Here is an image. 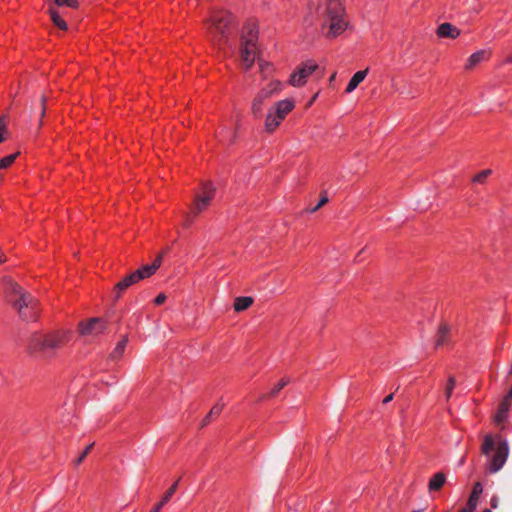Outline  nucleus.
Returning a JSON list of instances; mask_svg holds the SVG:
<instances>
[{
  "instance_id": "20e7f679",
  "label": "nucleus",
  "mask_w": 512,
  "mask_h": 512,
  "mask_svg": "<svg viewBox=\"0 0 512 512\" xmlns=\"http://www.w3.org/2000/svg\"><path fill=\"white\" fill-rule=\"evenodd\" d=\"M494 449L495 454L490 458L488 464V470L490 473H496L504 466L508 458L509 447L505 441H500L495 448L493 437L491 435H486L481 446L482 453L489 456Z\"/></svg>"
},
{
  "instance_id": "79ce46f5",
  "label": "nucleus",
  "mask_w": 512,
  "mask_h": 512,
  "mask_svg": "<svg viewBox=\"0 0 512 512\" xmlns=\"http://www.w3.org/2000/svg\"><path fill=\"white\" fill-rule=\"evenodd\" d=\"M27 313H33V312H36V318L38 317V309H37V306H35V308L32 310V309H25Z\"/></svg>"
},
{
  "instance_id": "ddd939ff",
  "label": "nucleus",
  "mask_w": 512,
  "mask_h": 512,
  "mask_svg": "<svg viewBox=\"0 0 512 512\" xmlns=\"http://www.w3.org/2000/svg\"><path fill=\"white\" fill-rule=\"evenodd\" d=\"M512 402V387L509 393L505 396V398L502 400V402L499 405L498 411L495 415V421L497 424L502 423L508 415L510 406Z\"/></svg>"
},
{
  "instance_id": "473e14b6",
  "label": "nucleus",
  "mask_w": 512,
  "mask_h": 512,
  "mask_svg": "<svg viewBox=\"0 0 512 512\" xmlns=\"http://www.w3.org/2000/svg\"><path fill=\"white\" fill-rule=\"evenodd\" d=\"M258 65H259L261 73L264 75V77H266L269 70L271 69V65L268 62H266L260 58H258Z\"/></svg>"
},
{
  "instance_id": "a878e982",
  "label": "nucleus",
  "mask_w": 512,
  "mask_h": 512,
  "mask_svg": "<svg viewBox=\"0 0 512 512\" xmlns=\"http://www.w3.org/2000/svg\"><path fill=\"white\" fill-rule=\"evenodd\" d=\"M222 409L223 405H220L219 403L214 405L208 415L203 419L201 427L208 425L213 417H216L221 413Z\"/></svg>"
},
{
  "instance_id": "f257e3e1",
  "label": "nucleus",
  "mask_w": 512,
  "mask_h": 512,
  "mask_svg": "<svg viewBox=\"0 0 512 512\" xmlns=\"http://www.w3.org/2000/svg\"><path fill=\"white\" fill-rule=\"evenodd\" d=\"M67 337L66 331H55L49 334L36 332L27 340L26 349L35 358L48 359L66 343Z\"/></svg>"
},
{
  "instance_id": "9d476101",
  "label": "nucleus",
  "mask_w": 512,
  "mask_h": 512,
  "mask_svg": "<svg viewBox=\"0 0 512 512\" xmlns=\"http://www.w3.org/2000/svg\"><path fill=\"white\" fill-rule=\"evenodd\" d=\"M107 328V324L102 318H90L86 322L82 321L79 323V333L82 336H93L96 337L102 333Z\"/></svg>"
},
{
  "instance_id": "49530a36",
  "label": "nucleus",
  "mask_w": 512,
  "mask_h": 512,
  "mask_svg": "<svg viewBox=\"0 0 512 512\" xmlns=\"http://www.w3.org/2000/svg\"><path fill=\"white\" fill-rule=\"evenodd\" d=\"M460 512H469L467 508H463Z\"/></svg>"
},
{
  "instance_id": "72a5a7b5",
  "label": "nucleus",
  "mask_w": 512,
  "mask_h": 512,
  "mask_svg": "<svg viewBox=\"0 0 512 512\" xmlns=\"http://www.w3.org/2000/svg\"><path fill=\"white\" fill-rule=\"evenodd\" d=\"M45 102H46V97L43 95V96L40 98V101H39V107H40V121H39V127H40V126H42V124H43V122H42V118L44 117L45 112H46Z\"/></svg>"
},
{
  "instance_id": "4be33fe9",
  "label": "nucleus",
  "mask_w": 512,
  "mask_h": 512,
  "mask_svg": "<svg viewBox=\"0 0 512 512\" xmlns=\"http://www.w3.org/2000/svg\"><path fill=\"white\" fill-rule=\"evenodd\" d=\"M128 343V337L124 336L113 349V351L109 355V359L112 361H117L120 359L125 351L126 345Z\"/></svg>"
},
{
  "instance_id": "dca6fc26",
  "label": "nucleus",
  "mask_w": 512,
  "mask_h": 512,
  "mask_svg": "<svg viewBox=\"0 0 512 512\" xmlns=\"http://www.w3.org/2000/svg\"><path fill=\"white\" fill-rule=\"evenodd\" d=\"M482 491H483L482 484L480 482H476L474 484L472 493L468 499L467 506L465 507L468 509L469 512H473L476 509L478 499H479V496L482 493Z\"/></svg>"
},
{
  "instance_id": "412c9836",
  "label": "nucleus",
  "mask_w": 512,
  "mask_h": 512,
  "mask_svg": "<svg viewBox=\"0 0 512 512\" xmlns=\"http://www.w3.org/2000/svg\"><path fill=\"white\" fill-rule=\"evenodd\" d=\"M446 476L442 472H438L435 475L432 476V478L429 481L428 489L429 491H438L440 490L443 485L445 484Z\"/></svg>"
},
{
  "instance_id": "de8ad7c7",
  "label": "nucleus",
  "mask_w": 512,
  "mask_h": 512,
  "mask_svg": "<svg viewBox=\"0 0 512 512\" xmlns=\"http://www.w3.org/2000/svg\"><path fill=\"white\" fill-rule=\"evenodd\" d=\"M334 78H335V74H333V75L331 76L330 81L334 80Z\"/></svg>"
},
{
  "instance_id": "2f4dec72",
  "label": "nucleus",
  "mask_w": 512,
  "mask_h": 512,
  "mask_svg": "<svg viewBox=\"0 0 512 512\" xmlns=\"http://www.w3.org/2000/svg\"><path fill=\"white\" fill-rule=\"evenodd\" d=\"M328 201H329V199H328V197H327L326 192H323V193H322V195H321L320 200L318 201V204H317L315 207L311 208L309 211H310L311 213L316 212V211H317V210H319L322 206H324L326 203H328Z\"/></svg>"
},
{
  "instance_id": "7c9ffc66",
  "label": "nucleus",
  "mask_w": 512,
  "mask_h": 512,
  "mask_svg": "<svg viewBox=\"0 0 512 512\" xmlns=\"http://www.w3.org/2000/svg\"><path fill=\"white\" fill-rule=\"evenodd\" d=\"M289 382V378L281 379L280 382L271 390L270 396L274 397L275 395H277Z\"/></svg>"
},
{
  "instance_id": "2eb2a0df",
  "label": "nucleus",
  "mask_w": 512,
  "mask_h": 512,
  "mask_svg": "<svg viewBox=\"0 0 512 512\" xmlns=\"http://www.w3.org/2000/svg\"><path fill=\"white\" fill-rule=\"evenodd\" d=\"M436 33L441 38L456 39L460 35V30L450 23H442L437 28Z\"/></svg>"
},
{
  "instance_id": "423d86ee",
  "label": "nucleus",
  "mask_w": 512,
  "mask_h": 512,
  "mask_svg": "<svg viewBox=\"0 0 512 512\" xmlns=\"http://www.w3.org/2000/svg\"><path fill=\"white\" fill-rule=\"evenodd\" d=\"M13 307L18 310L19 316L25 321L36 320V312L27 313L25 309H34L38 301L29 293L24 292L15 299H10Z\"/></svg>"
},
{
  "instance_id": "f8f14e48",
  "label": "nucleus",
  "mask_w": 512,
  "mask_h": 512,
  "mask_svg": "<svg viewBox=\"0 0 512 512\" xmlns=\"http://www.w3.org/2000/svg\"><path fill=\"white\" fill-rule=\"evenodd\" d=\"M139 276L140 274H135L134 272H132L130 275H127L121 281L116 283L113 290L115 300H118L130 286L138 283L140 281Z\"/></svg>"
},
{
  "instance_id": "58836bf2",
  "label": "nucleus",
  "mask_w": 512,
  "mask_h": 512,
  "mask_svg": "<svg viewBox=\"0 0 512 512\" xmlns=\"http://www.w3.org/2000/svg\"><path fill=\"white\" fill-rule=\"evenodd\" d=\"M6 130V124L4 122V118L0 119V132L3 134V132Z\"/></svg>"
},
{
  "instance_id": "a19ab883",
  "label": "nucleus",
  "mask_w": 512,
  "mask_h": 512,
  "mask_svg": "<svg viewBox=\"0 0 512 512\" xmlns=\"http://www.w3.org/2000/svg\"><path fill=\"white\" fill-rule=\"evenodd\" d=\"M6 261V258L4 256V253L2 251V249L0 248V264L5 262Z\"/></svg>"
},
{
  "instance_id": "e433bc0d",
  "label": "nucleus",
  "mask_w": 512,
  "mask_h": 512,
  "mask_svg": "<svg viewBox=\"0 0 512 512\" xmlns=\"http://www.w3.org/2000/svg\"><path fill=\"white\" fill-rule=\"evenodd\" d=\"M166 298H167V297H166V295H165L164 293H160V294L155 298L154 303H155L156 305H161V304H163V303L165 302Z\"/></svg>"
},
{
  "instance_id": "1a4fd4ad",
  "label": "nucleus",
  "mask_w": 512,
  "mask_h": 512,
  "mask_svg": "<svg viewBox=\"0 0 512 512\" xmlns=\"http://www.w3.org/2000/svg\"><path fill=\"white\" fill-rule=\"evenodd\" d=\"M318 68V65L314 61H307L302 63L290 76L289 84L294 87L303 86L308 77L314 73Z\"/></svg>"
},
{
  "instance_id": "f03ea898",
  "label": "nucleus",
  "mask_w": 512,
  "mask_h": 512,
  "mask_svg": "<svg viewBox=\"0 0 512 512\" xmlns=\"http://www.w3.org/2000/svg\"><path fill=\"white\" fill-rule=\"evenodd\" d=\"M257 41V25L255 22L249 21L246 23L242 31L239 47L240 59L246 70H249L256 59L259 58Z\"/></svg>"
},
{
  "instance_id": "bb28decb",
  "label": "nucleus",
  "mask_w": 512,
  "mask_h": 512,
  "mask_svg": "<svg viewBox=\"0 0 512 512\" xmlns=\"http://www.w3.org/2000/svg\"><path fill=\"white\" fill-rule=\"evenodd\" d=\"M492 174V170L491 169H485V170H482L481 172H479L478 174H476L473 178H472V182L474 183H478V184H484L487 180V178Z\"/></svg>"
},
{
  "instance_id": "5701e85b",
  "label": "nucleus",
  "mask_w": 512,
  "mask_h": 512,
  "mask_svg": "<svg viewBox=\"0 0 512 512\" xmlns=\"http://www.w3.org/2000/svg\"><path fill=\"white\" fill-rule=\"evenodd\" d=\"M487 52L484 50L473 53L467 60L466 69H472L486 58Z\"/></svg>"
},
{
  "instance_id": "aec40b11",
  "label": "nucleus",
  "mask_w": 512,
  "mask_h": 512,
  "mask_svg": "<svg viewBox=\"0 0 512 512\" xmlns=\"http://www.w3.org/2000/svg\"><path fill=\"white\" fill-rule=\"evenodd\" d=\"M367 72L368 69L356 72L352 76L346 87V93H351L352 91H354L357 88V86L365 79Z\"/></svg>"
},
{
  "instance_id": "39448f33",
  "label": "nucleus",
  "mask_w": 512,
  "mask_h": 512,
  "mask_svg": "<svg viewBox=\"0 0 512 512\" xmlns=\"http://www.w3.org/2000/svg\"><path fill=\"white\" fill-rule=\"evenodd\" d=\"M211 33L219 45L227 43L230 28L233 26V19L228 11H213L211 18Z\"/></svg>"
},
{
  "instance_id": "7ed1b4c3",
  "label": "nucleus",
  "mask_w": 512,
  "mask_h": 512,
  "mask_svg": "<svg viewBox=\"0 0 512 512\" xmlns=\"http://www.w3.org/2000/svg\"><path fill=\"white\" fill-rule=\"evenodd\" d=\"M318 10L324 16L323 26L328 27L327 37L334 38L347 28L348 23L344 17V8L340 2H324L318 6Z\"/></svg>"
},
{
  "instance_id": "c03bdc74",
  "label": "nucleus",
  "mask_w": 512,
  "mask_h": 512,
  "mask_svg": "<svg viewBox=\"0 0 512 512\" xmlns=\"http://www.w3.org/2000/svg\"><path fill=\"white\" fill-rule=\"evenodd\" d=\"M4 139L5 138H4L3 134L0 132V143H2L4 141Z\"/></svg>"
},
{
  "instance_id": "cd10ccee",
  "label": "nucleus",
  "mask_w": 512,
  "mask_h": 512,
  "mask_svg": "<svg viewBox=\"0 0 512 512\" xmlns=\"http://www.w3.org/2000/svg\"><path fill=\"white\" fill-rule=\"evenodd\" d=\"M134 273L140 274L139 280H143V279L148 278L151 275H153L155 273V271L153 270V267H151L150 265H145L142 268L134 271Z\"/></svg>"
},
{
  "instance_id": "c756f323",
  "label": "nucleus",
  "mask_w": 512,
  "mask_h": 512,
  "mask_svg": "<svg viewBox=\"0 0 512 512\" xmlns=\"http://www.w3.org/2000/svg\"><path fill=\"white\" fill-rule=\"evenodd\" d=\"M455 385H456L455 377L454 376H449L447 384H446V387H445V396H446L447 400L450 399Z\"/></svg>"
},
{
  "instance_id": "6ab92c4d",
  "label": "nucleus",
  "mask_w": 512,
  "mask_h": 512,
  "mask_svg": "<svg viewBox=\"0 0 512 512\" xmlns=\"http://www.w3.org/2000/svg\"><path fill=\"white\" fill-rule=\"evenodd\" d=\"M180 481V478H178L172 486L166 491V493L163 495L161 501L157 503L154 508L150 512H160L162 507L171 499V497L174 495V493L177 490L178 483Z\"/></svg>"
},
{
  "instance_id": "4c0bfd02",
  "label": "nucleus",
  "mask_w": 512,
  "mask_h": 512,
  "mask_svg": "<svg viewBox=\"0 0 512 512\" xmlns=\"http://www.w3.org/2000/svg\"><path fill=\"white\" fill-rule=\"evenodd\" d=\"M393 396H394V394H393V393H391V394H389L388 396H386V397L384 398V400H383V404H387V403L391 402V401L393 400Z\"/></svg>"
},
{
  "instance_id": "6e6552de",
  "label": "nucleus",
  "mask_w": 512,
  "mask_h": 512,
  "mask_svg": "<svg viewBox=\"0 0 512 512\" xmlns=\"http://www.w3.org/2000/svg\"><path fill=\"white\" fill-rule=\"evenodd\" d=\"M281 89V82L275 81L270 83L267 87L263 88L253 99L251 111L255 117H259L262 113V104L265 100L270 98L273 94Z\"/></svg>"
},
{
  "instance_id": "c85d7f7f",
  "label": "nucleus",
  "mask_w": 512,
  "mask_h": 512,
  "mask_svg": "<svg viewBox=\"0 0 512 512\" xmlns=\"http://www.w3.org/2000/svg\"><path fill=\"white\" fill-rule=\"evenodd\" d=\"M18 155H19V152L15 153V154L8 155V156L2 158L0 160V170L1 169H6L10 165H12V163L15 161V159L17 158Z\"/></svg>"
},
{
  "instance_id": "f704fd0d",
  "label": "nucleus",
  "mask_w": 512,
  "mask_h": 512,
  "mask_svg": "<svg viewBox=\"0 0 512 512\" xmlns=\"http://www.w3.org/2000/svg\"><path fill=\"white\" fill-rule=\"evenodd\" d=\"M94 446V443H91L89 444L85 450L80 454V456L76 459L75 461V464L76 465H79L84 459L85 457L88 455V453L91 451V449L93 448Z\"/></svg>"
},
{
  "instance_id": "b1692460",
  "label": "nucleus",
  "mask_w": 512,
  "mask_h": 512,
  "mask_svg": "<svg viewBox=\"0 0 512 512\" xmlns=\"http://www.w3.org/2000/svg\"><path fill=\"white\" fill-rule=\"evenodd\" d=\"M253 304L252 297H237L234 301V310L237 312L244 311L248 309Z\"/></svg>"
},
{
  "instance_id": "09e8293b",
  "label": "nucleus",
  "mask_w": 512,
  "mask_h": 512,
  "mask_svg": "<svg viewBox=\"0 0 512 512\" xmlns=\"http://www.w3.org/2000/svg\"><path fill=\"white\" fill-rule=\"evenodd\" d=\"M483 512H491V510H489V509H485Z\"/></svg>"
},
{
  "instance_id": "393cba45",
  "label": "nucleus",
  "mask_w": 512,
  "mask_h": 512,
  "mask_svg": "<svg viewBox=\"0 0 512 512\" xmlns=\"http://www.w3.org/2000/svg\"><path fill=\"white\" fill-rule=\"evenodd\" d=\"M450 328L446 323H442L438 329L437 339H436V347H441L447 343V337L449 334Z\"/></svg>"
},
{
  "instance_id": "f3484780",
  "label": "nucleus",
  "mask_w": 512,
  "mask_h": 512,
  "mask_svg": "<svg viewBox=\"0 0 512 512\" xmlns=\"http://www.w3.org/2000/svg\"><path fill=\"white\" fill-rule=\"evenodd\" d=\"M283 120V118H278V115L270 109L265 119V130L268 133L274 132Z\"/></svg>"
},
{
  "instance_id": "37998d69",
  "label": "nucleus",
  "mask_w": 512,
  "mask_h": 512,
  "mask_svg": "<svg viewBox=\"0 0 512 512\" xmlns=\"http://www.w3.org/2000/svg\"><path fill=\"white\" fill-rule=\"evenodd\" d=\"M191 221H192V220H191V218H190V215H187L186 224H187V225H188V224H190V223H191Z\"/></svg>"
},
{
  "instance_id": "8fccbe9b",
  "label": "nucleus",
  "mask_w": 512,
  "mask_h": 512,
  "mask_svg": "<svg viewBox=\"0 0 512 512\" xmlns=\"http://www.w3.org/2000/svg\"><path fill=\"white\" fill-rule=\"evenodd\" d=\"M412 512H422L421 510H417V511H412Z\"/></svg>"
},
{
  "instance_id": "a211bd4d",
  "label": "nucleus",
  "mask_w": 512,
  "mask_h": 512,
  "mask_svg": "<svg viewBox=\"0 0 512 512\" xmlns=\"http://www.w3.org/2000/svg\"><path fill=\"white\" fill-rule=\"evenodd\" d=\"M5 291L8 299H15L19 297L25 291L12 279H5Z\"/></svg>"
},
{
  "instance_id": "4468645a",
  "label": "nucleus",
  "mask_w": 512,
  "mask_h": 512,
  "mask_svg": "<svg viewBox=\"0 0 512 512\" xmlns=\"http://www.w3.org/2000/svg\"><path fill=\"white\" fill-rule=\"evenodd\" d=\"M294 108V101L291 99H285L278 101L271 110L275 112L278 115V118L285 117L293 110Z\"/></svg>"
},
{
  "instance_id": "a18cd8bd",
  "label": "nucleus",
  "mask_w": 512,
  "mask_h": 512,
  "mask_svg": "<svg viewBox=\"0 0 512 512\" xmlns=\"http://www.w3.org/2000/svg\"><path fill=\"white\" fill-rule=\"evenodd\" d=\"M316 97H317V94L314 97H312V100L310 101L309 105H311L313 103V101L316 99Z\"/></svg>"
},
{
  "instance_id": "c9c22d12",
  "label": "nucleus",
  "mask_w": 512,
  "mask_h": 512,
  "mask_svg": "<svg viewBox=\"0 0 512 512\" xmlns=\"http://www.w3.org/2000/svg\"><path fill=\"white\" fill-rule=\"evenodd\" d=\"M162 257H163V254L160 253L156 259L153 261L152 264H150L151 267H153V270L156 272L159 267L161 266V263H162Z\"/></svg>"
},
{
  "instance_id": "ea45409f",
  "label": "nucleus",
  "mask_w": 512,
  "mask_h": 512,
  "mask_svg": "<svg viewBox=\"0 0 512 512\" xmlns=\"http://www.w3.org/2000/svg\"><path fill=\"white\" fill-rule=\"evenodd\" d=\"M497 505H498V500H497V498H496V497H493V498L491 499V506H492L493 508H497Z\"/></svg>"
},
{
  "instance_id": "9b49d317",
  "label": "nucleus",
  "mask_w": 512,
  "mask_h": 512,
  "mask_svg": "<svg viewBox=\"0 0 512 512\" xmlns=\"http://www.w3.org/2000/svg\"><path fill=\"white\" fill-rule=\"evenodd\" d=\"M56 7H50L48 12L50 14L52 22L61 30H67V24L63 19L65 13L62 11L65 5L71 8H77L78 2H55Z\"/></svg>"
},
{
  "instance_id": "0eeeda50",
  "label": "nucleus",
  "mask_w": 512,
  "mask_h": 512,
  "mask_svg": "<svg viewBox=\"0 0 512 512\" xmlns=\"http://www.w3.org/2000/svg\"><path fill=\"white\" fill-rule=\"evenodd\" d=\"M216 187L211 182H205L201 186V193L195 196L191 207L192 213L196 216L204 211L215 196Z\"/></svg>"
}]
</instances>
